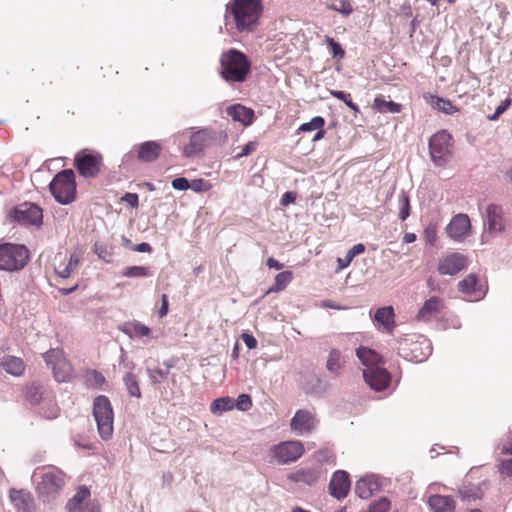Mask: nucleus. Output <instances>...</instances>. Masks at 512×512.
I'll return each mask as SVG.
<instances>
[{"instance_id":"55","label":"nucleus","mask_w":512,"mask_h":512,"mask_svg":"<svg viewBox=\"0 0 512 512\" xmlns=\"http://www.w3.org/2000/svg\"><path fill=\"white\" fill-rule=\"evenodd\" d=\"M328 45L331 47V51L334 57L337 58H343L345 55L344 50L342 49L341 45L334 41L333 38L327 37L326 39Z\"/></svg>"},{"instance_id":"61","label":"nucleus","mask_w":512,"mask_h":512,"mask_svg":"<svg viewBox=\"0 0 512 512\" xmlns=\"http://www.w3.org/2000/svg\"><path fill=\"white\" fill-rule=\"evenodd\" d=\"M168 297L166 294H163L161 297V307L158 311L160 317H164L168 313Z\"/></svg>"},{"instance_id":"17","label":"nucleus","mask_w":512,"mask_h":512,"mask_svg":"<svg viewBox=\"0 0 512 512\" xmlns=\"http://www.w3.org/2000/svg\"><path fill=\"white\" fill-rule=\"evenodd\" d=\"M317 425V420L311 411L300 409L291 419V429L297 435L310 433Z\"/></svg>"},{"instance_id":"64","label":"nucleus","mask_w":512,"mask_h":512,"mask_svg":"<svg viewBox=\"0 0 512 512\" xmlns=\"http://www.w3.org/2000/svg\"><path fill=\"white\" fill-rule=\"evenodd\" d=\"M133 249L137 252L145 253L150 252L152 248L149 243L142 242L140 244H137Z\"/></svg>"},{"instance_id":"18","label":"nucleus","mask_w":512,"mask_h":512,"mask_svg":"<svg viewBox=\"0 0 512 512\" xmlns=\"http://www.w3.org/2000/svg\"><path fill=\"white\" fill-rule=\"evenodd\" d=\"M75 163L83 177H94L100 171L101 157L90 153L78 154L75 157Z\"/></svg>"},{"instance_id":"28","label":"nucleus","mask_w":512,"mask_h":512,"mask_svg":"<svg viewBox=\"0 0 512 512\" xmlns=\"http://www.w3.org/2000/svg\"><path fill=\"white\" fill-rule=\"evenodd\" d=\"M428 504L434 512H453L455 502L450 496L431 495Z\"/></svg>"},{"instance_id":"47","label":"nucleus","mask_w":512,"mask_h":512,"mask_svg":"<svg viewBox=\"0 0 512 512\" xmlns=\"http://www.w3.org/2000/svg\"><path fill=\"white\" fill-rule=\"evenodd\" d=\"M324 124H325L324 118L321 116H316V117L312 118L309 122L303 123L299 127V131H302V132L315 131V130L317 131V130L323 128Z\"/></svg>"},{"instance_id":"46","label":"nucleus","mask_w":512,"mask_h":512,"mask_svg":"<svg viewBox=\"0 0 512 512\" xmlns=\"http://www.w3.org/2000/svg\"><path fill=\"white\" fill-rule=\"evenodd\" d=\"M86 381L91 387L101 388L105 383V377L97 370H89L86 373Z\"/></svg>"},{"instance_id":"44","label":"nucleus","mask_w":512,"mask_h":512,"mask_svg":"<svg viewBox=\"0 0 512 512\" xmlns=\"http://www.w3.org/2000/svg\"><path fill=\"white\" fill-rule=\"evenodd\" d=\"M293 276L290 271L280 272L275 277L274 286L271 288L272 291H282L291 282Z\"/></svg>"},{"instance_id":"40","label":"nucleus","mask_w":512,"mask_h":512,"mask_svg":"<svg viewBox=\"0 0 512 512\" xmlns=\"http://www.w3.org/2000/svg\"><path fill=\"white\" fill-rule=\"evenodd\" d=\"M365 251V246L361 243L354 245L350 248L343 258H338L339 269H344L352 262L353 258Z\"/></svg>"},{"instance_id":"37","label":"nucleus","mask_w":512,"mask_h":512,"mask_svg":"<svg viewBox=\"0 0 512 512\" xmlns=\"http://www.w3.org/2000/svg\"><path fill=\"white\" fill-rule=\"evenodd\" d=\"M123 382L128 394L131 397L140 398L141 391L137 376L132 372H127L123 377Z\"/></svg>"},{"instance_id":"23","label":"nucleus","mask_w":512,"mask_h":512,"mask_svg":"<svg viewBox=\"0 0 512 512\" xmlns=\"http://www.w3.org/2000/svg\"><path fill=\"white\" fill-rule=\"evenodd\" d=\"M137 152V159L142 162L155 161L161 151V145L156 141H146L133 148Z\"/></svg>"},{"instance_id":"11","label":"nucleus","mask_w":512,"mask_h":512,"mask_svg":"<svg viewBox=\"0 0 512 512\" xmlns=\"http://www.w3.org/2000/svg\"><path fill=\"white\" fill-rule=\"evenodd\" d=\"M304 453V446L300 441H285L270 448V455L280 465L297 461Z\"/></svg>"},{"instance_id":"20","label":"nucleus","mask_w":512,"mask_h":512,"mask_svg":"<svg viewBox=\"0 0 512 512\" xmlns=\"http://www.w3.org/2000/svg\"><path fill=\"white\" fill-rule=\"evenodd\" d=\"M445 309V304L443 299L432 296L427 299L423 306L419 309L417 313V320L423 322H429L432 319L439 316L443 310Z\"/></svg>"},{"instance_id":"29","label":"nucleus","mask_w":512,"mask_h":512,"mask_svg":"<svg viewBox=\"0 0 512 512\" xmlns=\"http://www.w3.org/2000/svg\"><path fill=\"white\" fill-rule=\"evenodd\" d=\"M90 496V491L86 486H81L77 493L71 498L67 505L66 509L68 512H82L84 501L87 500Z\"/></svg>"},{"instance_id":"27","label":"nucleus","mask_w":512,"mask_h":512,"mask_svg":"<svg viewBox=\"0 0 512 512\" xmlns=\"http://www.w3.org/2000/svg\"><path fill=\"white\" fill-rule=\"evenodd\" d=\"M119 329L130 338L148 337L151 332L148 326L136 320L123 323Z\"/></svg>"},{"instance_id":"35","label":"nucleus","mask_w":512,"mask_h":512,"mask_svg":"<svg viewBox=\"0 0 512 512\" xmlns=\"http://www.w3.org/2000/svg\"><path fill=\"white\" fill-rule=\"evenodd\" d=\"M80 262V255L76 252L71 253L69 262L65 265H60L55 268L56 274L61 278H69L71 274L75 271L76 267Z\"/></svg>"},{"instance_id":"22","label":"nucleus","mask_w":512,"mask_h":512,"mask_svg":"<svg viewBox=\"0 0 512 512\" xmlns=\"http://www.w3.org/2000/svg\"><path fill=\"white\" fill-rule=\"evenodd\" d=\"M349 489H350L349 474L343 470L336 471L333 474V476L330 480V483H329L330 494L337 499H342V498L346 497Z\"/></svg>"},{"instance_id":"50","label":"nucleus","mask_w":512,"mask_h":512,"mask_svg":"<svg viewBox=\"0 0 512 512\" xmlns=\"http://www.w3.org/2000/svg\"><path fill=\"white\" fill-rule=\"evenodd\" d=\"M330 94L333 97L342 100L350 109L358 111V106L352 102L350 94L337 90L330 91Z\"/></svg>"},{"instance_id":"12","label":"nucleus","mask_w":512,"mask_h":512,"mask_svg":"<svg viewBox=\"0 0 512 512\" xmlns=\"http://www.w3.org/2000/svg\"><path fill=\"white\" fill-rule=\"evenodd\" d=\"M14 218L23 225L39 226L42 223V210L34 203H23L14 210Z\"/></svg>"},{"instance_id":"9","label":"nucleus","mask_w":512,"mask_h":512,"mask_svg":"<svg viewBox=\"0 0 512 512\" xmlns=\"http://www.w3.org/2000/svg\"><path fill=\"white\" fill-rule=\"evenodd\" d=\"M429 152L432 161L443 166L452 152V136L445 130L435 133L429 140Z\"/></svg>"},{"instance_id":"41","label":"nucleus","mask_w":512,"mask_h":512,"mask_svg":"<svg viewBox=\"0 0 512 512\" xmlns=\"http://www.w3.org/2000/svg\"><path fill=\"white\" fill-rule=\"evenodd\" d=\"M430 98L431 106L438 111H441L448 115L453 114L454 112L457 111V108L449 100L437 96H431Z\"/></svg>"},{"instance_id":"52","label":"nucleus","mask_w":512,"mask_h":512,"mask_svg":"<svg viewBox=\"0 0 512 512\" xmlns=\"http://www.w3.org/2000/svg\"><path fill=\"white\" fill-rule=\"evenodd\" d=\"M94 252L98 255L99 258L103 259L105 262L111 261L112 253L107 246L95 243Z\"/></svg>"},{"instance_id":"25","label":"nucleus","mask_w":512,"mask_h":512,"mask_svg":"<svg viewBox=\"0 0 512 512\" xmlns=\"http://www.w3.org/2000/svg\"><path fill=\"white\" fill-rule=\"evenodd\" d=\"M378 489L379 483L375 475L363 477L355 485V493L362 499H368Z\"/></svg>"},{"instance_id":"10","label":"nucleus","mask_w":512,"mask_h":512,"mask_svg":"<svg viewBox=\"0 0 512 512\" xmlns=\"http://www.w3.org/2000/svg\"><path fill=\"white\" fill-rule=\"evenodd\" d=\"M26 398L31 405H47V410L43 407L39 411L45 418L53 419L58 415V408L50 397L49 391L42 385L32 383L26 388Z\"/></svg>"},{"instance_id":"38","label":"nucleus","mask_w":512,"mask_h":512,"mask_svg":"<svg viewBox=\"0 0 512 512\" xmlns=\"http://www.w3.org/2000/svg\"><path fill=\"white\" fill-rule=\"evenodd\" d=\"M153 274V270L145 266H128L122 272V275L128 278H147Z\"/></svg>"},{"instance_id":"31","label":"nucleus","mask_w":512,"mask_h":512,"mask_svg":"<svg viewBox=\"0 0 512 512\" xmlns=\"http://www.w3.org/2000/svg\"><path fill=\"white\" fill-rule=\"evenodd\" d=\"M356 356L366 368L379 366L378 363L381 360V357L374 350L366 347L358 348Z\"/></svg>"},{"instance_id":"60","label":"nucleus","mask_w":512,"mask_h":512,"mask_svg":"<svg viewBox=\"0 0 512 512\" xmlns=\"http://www.w3.org/2000/svg\"><path fill=\"white\" fill-rule=\"evenodd\" d=\"M423 344H425V351L421 353V356L416 354L413 355V358L416 362H422L431 354V344L429 341L424 340Z\"/></svg>"},{"instance_id":"39","label":"nucleus","mask_w":512,"mask_h":512,"mask_svg":"<svg viewBox=\"0 0 512 512\" xmlns=\"http://www.w3.org/2000/svg\"><path fill=\"white\" fill-rule=\"evenodd\" d=\"M11 500L18 510L26 512L30 509V495L23 491H12Z\"/></svg>"},{"instance_id":"7","label":"nucleus","mask_w":512,"mask_h":512,"mask_svg":"<svg viewBox=\"0 0 512 512\" xmlns=\"http://www.w3.org/2000/svg\"><path fill=\"white\" fill-rule=\"evenodd\" d=\"M43 358L49 365L54 374V378L59 383L69 382L74 377V371L71 363L66 359L60 349H50L44 353Z\"/></svg>"},{"instance_id":"34","label":"nucleus","mask_w":512,"mask_h":512,"mask_svg":"<svg viewBox=\"0 0 512 512\" xmlns=\"http://www.w3.org/2000/svg\"><path fill=\"white\" fill-rule=\"evenodd\" d=\"M235 407V400L232 397H220L212 401L210 410L213 414L221 415L226 411H230Z\"/></svg>"},{"instance_id":"56","label":"nucleus","mask_w":512,"mask_h":512,"mask_svg":"<svg viewBox=\"0 0 512 512\" xmlns=\"http://www.w3.org/2000/svg\"><path fill=\"white\" fill-rule=\"evenodd\" d=\"M256 148H257V142L250 141L241 148V151L239 153H237L234 156V158L238 160L242 157L248 156L251 153H253L256 150Z\"/></svg>"},{"instance_id":"63","label":"nucleus","mask_w":512,"mask_h":512,"mask_svg":"<svg viewBox=\"0 0 512 512\" xmlns=\"http://www.w3.org/2000/svg\"><path fill=\"white\" fill-rule=\"evenodd\" d=\"M425 237L428 243L433 244L436 239V232L433 228H427L425 230Z\"/></svg>"},{"instance_id":"26","label":"nucleus","mask_w":512,"mask_h":512,"mask_svg":"<svg viewBox=\"0 0 512 512\" xmlns=\"http://www.w3.org/2000/svg\"><path fill=\"white\" fill-rule=\"evenodd\" d=\"M227 115L234 121L242 123L244 126L252 124L254 120V111L241 104H234L226 109Z\"/></svg>"},{"instance_id":"36","label":"nucleus","mask_w":512,"mask_h":512,"mask_svg":"<svg viewBox=\"0 0 512 512\" xmlns=\"http://www.w3.org/2000/svg\"><path fill=\"white\" fill-rule=\"evenodd\" d=\"M373 108L380 113H399L401 111V105L393 101H386L382 97H376L374 99Z\"/></svg>"},{"instance_id":"8","label":"nucleus","mask_w":512,"mask_h":512,"mask_svg":"<svg viewBox=\"0 0 512 512\" xmlns=\"http://www.w3.org/2000/svg\"><path fill=\"white\" fill-rule=\"evenodd\" d=\"M189 130H191L189 142L182 149L183 156L186 158L200 155L206 147L216 140V132L211 128L197 130L190 128Z\"/></svg>"},{"instance_id":"2","label":"nucleus","mask_w":512,"mask_h":512,"mask_svg":"<svg viewBox=\"0 0 512 512\" xmlns=\"http://www.w3.org/2000/svg\"><path fill=\"white\" fill-rule=\"evenodd\" d=\"M251 63L241 51L231 48L220 56V71L222 79L227 82L241 83L247 79Z\"/></svg>"},{"instance_id":"33","label":"nucleus","mask_w":512,"mask_h":512,"mask_svg":"<svg viewBox=\"0 0 512 512\" xmlns=\"http://www.w3.org/2000/svg\"><path fill=\"white\" fill-rule=\"evenodd\" d=\"M374 319L383 325L387 330H391L394 325V312L391 306L378 309L374 315Z\"/></svg>"},{"instance_id":"4","label":"nucleus","mask_w":512,"mask_h":512,"mask_svg":"<svg viewBox=\"0 0 512 512\" xmlns=\"http://www.w3.org/2000/svg\"><path fill=\"white\" fill-rule=\"evenodd\" d=\"M49 189L55 200L63 205L75 200L76 183L72 169H65L55 175L49 184Z\"/></svg>"},{"instance_id":"58","label":"nucleus","mask_w":512,"mask_h":512,"mask_svg":"<svg viewBox=\"0 0 512 512\" xmlns=\"http://www.w3.org/2000/svg\"><path fill=\"white\" fill-rule=\"evenodd\" d=\"M171 184L175 190H180V191L187 190L190 186L189 181L184 177L175 178Z\"/></svg>"},{"instance_id":"42","label":"nucleus","mask_w":512,"mask_h":512,"mask_svg":"<svg viewBox=\"0 0 512 512\" xmlns=\"http://www.w3.org/2000/svg\"><path fill=\"white\" fill-rule=\"evenodd\" d=\"M328 389H329L328 382L322 380L318 376H314L312 379V384L311 385L308 384L306 387L307 393L312 394V395H317V396L324 395L328 391Z\"/></svg>"},{"instance_id":"57","label":"nucleus","mask_w":512,"mask_h":512,"mask_svg":"<svg viewBox=\"0 0 512 512\" xmlns=\"http://www.w3.org/2000/svg\"><path fill=\"white\" fill-rule=\"evenodd\" d=\"M510 100L509 99H505L495 110V112L488 117L489 120L491 121H495L499 118V116L501 114H503L507 109L508 107L510 106Z\"/></svg>"},{"instance_id":"3","label":"nucleus","mask_w":512,"mask_h":512,"mask_svg":"<svg viewBox=\"0 0 512 512\" xmlns=\"http://www.w3.org/2000/svg\"><path fill=\"white\" fill-rule=\"evenodd\" d=\"M34 478L40 479L37 481L36 492L44 502H50L55 499L65 484L63 472L55 467L35 471Z\"/></svg>"},{"instance_id":"14","label":"nucleus","mask_w":512,"mask_h":512,"mask_svg":"<svg viewBox=\"0 0 512 512\" xmlns=\"http://www.w3.org/2000/svg\"><path fill=\"white\" fill-rule=\"evenodd\" d=\"M322 467L315 464L309 467H302L287 475V478L294 483H302L309 487L316 486L322 477Z\"/></svg>"},{"instance_id":"59","label":"nucleus","mask_w":512,"mask_h":512,"mask_svg":"<svg viewBox=\"0 0 512 512\" xmlns=\"http://www.w3.org/2000/svg\"><path fill=\"white\" fill-rule=\"evenodd\" d=\"M242 340L248 349H254L257 346V340L252 334L243 333Z\"/></svg>"},{"instance_id":"53","label":"nucleus","mask_w":512,"mask_h":512,"mask_svg":"<svg viewBox=\"0 0 512 512\" xmlns=\"http://www.w3.org/2000/svg\"><path fill=\"white\" fill-rule=\"evenodd\" d=\"M390 508V501L387 498L372 503L369 507V512H387Z\"/></svg>"},{"instance_id":"15","label":"nucleus","mask_w":512,"mask_h":512,"mask_svg":"<svg viewBox=\"0 0 512 512\" xmlns=\"http://www.w3.org/2000/svg\"><path fill=\"white\" fill-rule=\"evenodd\" d=\"M467 267V258L458 252L450 253L439 260L438 272L441 275L454 276Z\"/></svg>"},{"instance_id":"5","label":"nucleus","mask_w":512,"mask_h":512,"mask_svg":"<svg viewBox=\"0 0 512 512\" xmlns=\"http://www.w3.org/2000/svg\"><path fill=\"white\" fill-rule=\"evenodd\" d=\"M93 416L97 423L100 437L103 440L110 439L114 431V413L108 397L100 395L94 399Z\"/></svg>"},{"instance_id":"45","label":"nucleus","mask_w":512,"mask_h":512,"mask_svg":"<svg viewBox=\"0 0 512 512\" xmlns=\"http://www.w3.org/2000/svg\"><path fill=\"white\" fill-rule=\"evenodd\" d=\"M497 455H512V432L501 439L495 448Z\"/></svg>"},{"instance_id":"51","label":"nucleus","mask_w":512,"mask_h":512,"mask_svg":"<svg viewBox=\"0 0 512 512\" xmlns=\"http://www.w3.org/2000/svg\"><path fill=\"white\" fill-rule=\"evenodd\" d=\"M235 407L240 411H248L252 407V400L248 394H240L235 400Z\"/></svg>"},{"instance_id":"49","label":"nucleus","mask_w":512,"mask_h":512,"mask_svg":"<svg viewBox=\"0 0 512 512\" xmlns=\"http://www.w3.org/2000/svg\"><path fill=\"white\" fill-rule=\"evenodd\" d=\"M497 468L503 478L512 479V458L500 459Z\"/></svg>"},{"instance_id":"16","label":"nucleus","mask_w":512,"mask_h":512,"mask_svg":"<svg viewBox=\"0 0 512 512\" xmlns=\"http://www.w3.org/2000/svg\"><path fill=\"white\" fill-rule=\"evenodd\" d=\"M365 382L374 390L382 391L390 383V373L383 367L375 366L363 370Z\"/></svg>"},{"instance_id":"6","label":"nucleus","mask_w":512,"mask_h":512,"mask_svg":"<svg viewBox=\"0 0 512 512\" xmlns=\"http://www.w3.org/2000/svg\"><path fill=\"white\" fill-rule=\"evenodd\" d=\"M29 260V251L24 245L0 244V269L4 271H19Z\"/></svg>"},{"instance_id":"1","label":"nucleus","mask_w":512,"mask_h":512,"mask_svg":"<svg viewBox=\"0 0 512 512\" xmlns=\"http://www.w3.org/2000/svg\"><path fill=\"white\" fill-rule=\"evenodd\" d=\"M263 6L261 0H232L226 9L227 25H234L238 33H252L259 25Z\"/></svg>"},{"instance_id":"19","label":"nucleus","mask_w":512,"mask_h":512,"mask_svg":"<svg viewBox=\"0 0 512 512\" xmlns=\"http://www.w3.org/2000/svg\"><path fill=\"white\" fill-rule=\"evenodd\" d=\"M470 226L469 217L466 214H458L446 227V233L453 240L461 241L467 237Z\"/></svg>"},{"instance_id":"21","label":"nucleus","mask_w":512,"mask_h":512,"mask_svg":"<svg viewBox=\"0 0 512 512\" xmlns=\"http://www.w3.org/2000/svg\"><path fill=\"white\" fill-rule=\"evenodd\" d=\"M458 290L461 293L470 296L473 301L482 299L486 294V289L483 288L482 285L478 284L477 275L474 273L467 275L464 279L459 281Z\"/></svg>"},{"instance_id":"48","label":"nucleus","mask_w":512,"mask_h":512,"mask_svg":"<svg viewBox=\"0 0 512 512\" xmlns=\"http://www.w3.org/2000/svg\"><path fill=\"white\" fill-rule=\"evenodd\" d=\"M400 212L399 218L404 221L407 219L410 213V204L408 195L402 191L399 195Z\"/></svg>"},{"instance_id":"32","label":"nucleus","mask_w":512,"mask_h":512,"mask_svg":"<svg viewBox=\"0 0 512 512\" xmlns=\"http://www.w3.org/2000/svg\"><path fill=\"white\" fill-rule=\"evenodd\" d=\"M165 368H150L147 367L146 373L149 378V381L152 385L156 386L167 380L170 369L172 368V365L168 364L167 362L164 363Z\"/></svg>"},{"instance_id":"30","label":"nucleus","mask_w":512,"mask_h":512,"mask_svg":"<svg viewBox=\"0 0 512 512\" xmlns=\"http://www.w3.org/2000/svg\"><path fill=\"white\" fill-rule=\"evenodd\" d=\"M1 366L7 373L13 376H20L25 370L22 359L15 356L3 357Z\"/></svg>"},{"instance_id":"13","label":"nucleus","mask_w":512,"mask_h":512,"mask_svg":"<svg viewBox=\"0 0 512 512\" xmlns=\"http://www.w3.org/2000/svg\"><path fill=\"white\" fill-rule=\"evenodd\" d=\"M502 207L496 204H490L487 206L485 211V229H487L482 234V241L489 240V234L495 232H501L504 229L503 219H502Z\"/></svg>"},{"instance_id":"62","label":"nucleus","mask_w":512,"mask_h":512,"mask_svg":"<svg viewBox=\"0 0 512 512\" xmlns=\"http://www.w3.org/2000/svg\"><path fill=\"white\" fill-rule=\"evenodd\" d=\"M296 199V195L293 192H285L281 198V204L286 206L293 203Z\"/></svg>"},{"instance_id":"24","label":"nucleus","mask_w":512,"mask_h":512,"mask_svg":"<svg viewBox=\"0 0 512 512\" xmlns=\"http://www.w3.org/2000/svg\"><path fill=\"white\" fill-rule=\"evenodd\" d=\"M326 370L333 376L339 377L342 375L345 368V359L339 349L332 348L326 359Z\"/></svg>"},{"instance_id":"43","label":"nucleus","mask_w":512,"mask_h":512,"mask_svg":"<svg viewBox=\"0 0 512 512\" xmlns=\"http://www.w3.org/2000/svg\"><path fill=\"white\" fill-rule=\"evenodd\" d=\"M327 8L339 12L346 17L353 12V8L348 0H331Z\"/></svg>"},{"instance_id":"54","label":"nucleus","mask_w":512,"mask_h":512,"mask_svg":"<svg viewBox=\"0 0 512 512\" xmlns=\"http://www.w3.org/2000/svg\"><path fill=\"white\" fill-rule=\"evenodd\" d=\"M210 187L211 185L203 179L193 180L189 186L190 189L197 193L206 192L210 189Z\"/></svg>"}]
</instances>
